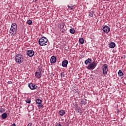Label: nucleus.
Returning a JSON list of instances; mask_svg holds the SVG:
<instances>
[{"label": "nucleus", "mask_w": 126, "mask_h": 126, "mask_svg": "<svg viewBox=\"0 0 126 126\" xmlns=\"http://www.w3.org/2000/svg\"><path fill=\"white\" fill-rule=\"evenodd\" d=\"M74 109H75V111H77L78 113H82V110L80 107H78V105L74 106Z\"/></svg>", "instance_id": "nucleus-11"}, {"label": "nucleus", "mask_w": 126, "mask_h": 126, "mask_svg": "<svg viewBox=\"0 0 126 126\" xmlns=\"http://www.w3.org/2000/svg\"><path fill=\"white\" fill-rule=\"evenodd\" d=\"M25 101L26 103H28V104H30L31 103V99L30 98H27Z\"/></svg>", "instance_id": "nucleus-24"}, {"label": "nucleus", "mask_w": 126, "mask_h": 126, "mask_svg": "<svg viewBox=\"0 0 126 126\" xmlns=\"http://www.w3.org/2000/svg\"><path fill=\"white\" fill-rule=\"evenodd\" d=\"M56 126H62V125L60 123H58Z\"/></svg>", "instance_id": "nucleus-33"}, {"label": "nucleus", "mask_w": 126, "mask_h": 126, "mask_svg": "<svg viewBox=\"0 0 126 126\" xmlns=\"http://www.w3.org/2000/svg\"><path fill=\"white\" fill-rule=\"evenodd\" d=\"M116 47V43H115L113 42H111L109 44V47L111 48V49H114Z\"/></svg>", "instance_id": "nucleus-14"}, {"label": "nucleus", "mask_w": 126, "mask_h": 126, "mask_svg": "<svg viewBox=\"0 0 126 126\" xmlns=\"http://www.w3.org/2000/svg\"><path fill=\"white\" fill-rule=\"evenodd\" d=\"M103 74L106 75L108 73V65L104 64L102 67Z\"/></svg>", "instance_id": "nucleus-5"}, {"label": "nucleus", "mask_w": 126, "mask_h": 126, "mask_svg": "<svg viewBox=\"0 0 126 126\" xmlns=\"http://www.w3.org/2000/svg\"><path fill=\"white\" fill-rule=\"evenodd\" d=\"M1 118L3 120L6 119V118H7V114L5 113H3L1 115Z\"/></svg>", "instance_id": "nucleus-19"}, {"label": "nucleus", "mask_w": 126, "mask_h": 126, "mask_svg": "<svg viewBox=\"0 0 126 126\" xmlns=\"http://www.w3.org/2000/svg\"><path fill=\"white\" fill-rule=\"evenodd\" d=\"M27 55L28 57H29L30 58H32V57H33L34 55H35V52H34V51H33V50H29L27 51Z\"/></svg>", "instance_id": "nucleus-4"}, {"label": "nucleus", "mask_w": 126, "mask_h": 126, "mask_svg": "<svg viewBox=\"0 0 126 126\" xmlns=\"http://www.w3.org/2000/svg\"><path fill=\"white\" fill-rule=\"evenodd\" d=\"M36 104H38V105H41L42 104V100L40 99V98H38L36 100Z\"/></svg>", "instance_id": "nucleus-20"}, {"label": "nucleus", "mask_w": 126, "mask_h": 126, "mask_svg": "<svg viewBox=\"0 0 126 126\" xmlns=\"http://www.w3.org/2000/svg\"><path fill=\"white\" fill-rule=\"evenodd\" d=\"M11 126H16V124H15V123H14Z\"/></svg>", "instance_id": "nucleus-35"}, {"label": "nucleus", "mask_w": 126, "mask_h": 126, "mask_svg": "<svg viewBox=\"0 0 126 126\" xmlns=\"http://www.w3.org/2000/svg\"><path fill=\"white\" fill-rule=\"evenodd\" d=\"M97 66V63H95V61H94L92 63H90L87 69H93L94 67H96Z\"/></svg>", "instance_id": "nucleus-3"}, {"label": "nucleus", "mask_w": 126, "mask_h": 126, "mask_svg": "<svg viewBox=\"0 0 126 126\" xmlns=\"http://www.w3.org/2000/svg\"><path fill=\"white\" fill-rule=\"evenodd\" d=\"M118 75L120 76H122L124 75V73H123V72L121 70H120L118 72Z\"/></svg>", "instance_id": "nucleus-25"}, {"label": "nucleus", "mask_w": 126, "mask_h": 126, "mask_svg": "<svg viewBox=\"0 0 126 126\" xmlns=\"http://www.w3.org/2000/svg\"><path fill=\"white\" fill-rule=\"evenodd\" d=\"M42 73H40L39 72H35V76L37 77V78L40 79L42 77Z\"/></svg>", "instance_id": "nucleus-12"}, {"label": "nucleus", "mask_w": 126, "mask_h": 126, "mask_svg": "<svg viewBox=\"0 0 126 126\" xmlns=\"http://www.w3.org/2000/svg\"><path fill=\"white\" fill-rule=\"evenodd\" d=\"M37 69L38 72L42 73V74H43V72H44V71H43V68H42L41 66L38 67Z\"/></svg>", "instance_id": "nucleus-21"}, {"label": "nucleus", "mask_w": 126, "mask_h": 126, "mask_svg": "<svg viewBox=\"0 0 126 126\" xmlns=\"http://www.w3.org/2000/svg\"><path fill=\"white\" fill-rule=\"evenodd\" d=\"M61 76L62 78H63V77H64V72H62L61 73Z\"/></svg>", "instance_id": "nucleus-29"}, {"label": "nucleus", "mask_w": 126, "mask_h": 126, "mask_svg": "<svg viewBox=\"0 0 126 126\" xmlns=\"http://www.w3.org/2000/svg\"><path fill=\"white\" fill-rule=\"evenodd\" d=\"M59 114L60 116H64V115H65V111L63 110H60L59 111Z\"/></svg>", "instance_id": "nucleus-16"}, {"label": "nucleus", "mask_w": 126, "mask_h": 126, "mask_svg": "<svg viewBox=\"0 0 126 126\" xmlns=\"http://www.w3.org/2000/svg\"><path fill=\"white\" fill-rule=\"evenodd\" d=\"M37 107L38 108H39V109H42V108H43V104H42V103H40V104H38Z\"/></svg>", "instance_id": "nucleus-28"}, {"label": "nucleus", "mask_w": 126, "mask_h": 126, "mask_svg": "<svg viewBox=\"0 0 126 126\" xmlns=\"http://www.w3.org/2000/svg\"><path fill=\"white\" fill-rule=\"evenodd\" d=\"M81 105H85L86 104V102L84 101L83 100H82L81 101Z\"/></svg>", "instance_id": "nucleus-30"}, {"label": "nucleus", "mask_w": 126, "mask_h": 126, "mask_svg": "<svg viewBox=\"0 0 126 126\" xmlns=\"http://www.w3.org/2000/svg\"><path fill=\"white\" fill-rule=\"evenodd\" d=\"M62 64L63 67H67V64H68V61H67V60H64L62 62Z\"/></svg>", "instance_id": "nucleus-9"}, {"label": "nucleus", "mask_w": 126, "mask_h": 126, "mask_svg": "<svg viewBox=\"0 0 126 126\" xmlns=\"http://www.w3.org/2000/svg\"><path fill=\"white\" fill-rule=\"evenodd\" d=\"M92 63V60L90 58H88L87 60L85 61V64L87 65L88 63Z\"/></svg>", "instance_id": "nucleus-15"}, {"label": "nucleus", "mask_w": 126, "mask_h": 126, "mask_svg": "<svg viewBox=\"0 0 126 126\" xmlns=\"http://www.w3.org/2000/svg\"><path fill=\"white\" fill-rule=\"evenodd\" d=\"M70 33H71V34H74V33H75V30L74 29H71L70 30Z\"/></svg>", "instance_id": "nucleus-23"}, {"label": "nucleus", "mask_w": 126, "mask_h": 126, "mask_svg": "<svg viewBox=\"0 0 126 126\" xmlns=\"http://www.w3.org/2000/svg\"><path fill=\"white\" fill-rule=\"evenodd\" d=\"M27 23H28V24H29V25H31V24H32V23H33V22H32V20H29L27 21Z\"/></svg>", "instance_id": "nucleus-27"}, {"label": "nucleus", "mask_w": 126, "mask_h": 126, "mask_svg": "<svg viewBox=\"0 0 126 126\" xmlns=\"http://www.w3.org/2000/svg\"><path fill=\"white\" fill-rule=\"evenodd\" d=\"M10 33H11L12 35H15L16 32L17 31V28H11Z\"/></svg>", "instance_id": "nucleus-8"}, {"label": "nucleus", "mask_w": 126, "mask_h": 126, "mask_svg": "<svg viewBox=\"0 0 126 126\" xmlns=\"http://www.w3.org/2000/svg\"><path fill=\"white\" fill-rule=\"evenodd\" d=\"M14 26V28H17V25H16V23H13L11 25V28L13 27Z\"/></svg>", "instance_id": "nucleus-26"}, {"label": "nucleus", "mask_w": 126, "mask_h": 126, "mask_svg": "<svg viewBox=\"0 0 126 126\" xmlns=\"http://www.w3.org/2000/svg\"><path fill=\"white\" fill-rule=\"evenodd\" d=\"M79 42L81 44V45H83V44H84V39L83 38H81L79 39Z\"/></svg>", "instance_id": "nucleus-22"}, {"label": "nucleus", "mask_w": 126, "mask_h": 126, "mask_svg": "<svg viewBox=\"0 0 126 126\" xmlns=\"http://www.w3.org/2000/svg\"><path fill=\"white\" fill-rule=\"evenodd\" d=\"M23 56L21 54H17L15 57V62L18 64H20V63H23L24 60Z\"/></svg>", "instance_id": "nucleus-2"}, {"label": "nucleus", "mask_w": 126, "mask_h": 126, "mask_svg": "<svg viewBox=\"0 0 126 126\" xmlns=\"http://www.w3.org/2000/svg\"><path fill=\"white\" fill-rule=\"evenodd\" d=\"M67 7H68V9H69V10H72L74 9V8H75L74 6L71 4L68 5Z\"/></svg>", "instance_id": "nucleus-17"}, {"label": "nucleus", "mask_w": 126, "mask_h": 126, "mask_svg": "<svg viewBox=\"0 0 126 126\" xmlns=\"http://www.w3.org/2000/svg\"><path fill=\"white\" fill-rule=\"evenodd\" d=\"M28 126H32V123L29 124Z\"/></svg>", "instance_id": "nucleus-34"}, {"label": "nucleus", "mask_w": 126, "mask_h": 126, "mask_svg": "<svg viewBox=\"0 0 126 126\" xmlns=\"http://www.w3.org/2000/svg\"><path fill=\"white\" fill-rule=\"evenodd\" d=\"M33 1H34V2H36V1H37V0H33Z\"/></svg>", "instance_id": "nucleus-36"}, {"label": "nucleus", "mask_w": 126, "mask_h": 126, "mask_svg": "<svg viewBox=\"0 0 126 126\" xmlns=\"http://www.w3.org/2000/svg\"><path fill=\"white\" fill-rule=\"evenodd\" d=\"M102 30L104 33H109L110 32V27H109L108 26H105L102 28Z\"/></svg>", "instance_id": "nucleus-7"}, {"label": "nucleus", "mask_w": 126, "mask_h": 126, "mask_svg": "<svg viewBox=\"0 0 126 126\" xmlns=\"http://www.w3.org/2000/svg\"><path fill=\"white\" fill-rule=\"evenodd\" d=\"M89 16H90L91 17H93V14L92 13H90Z\"/></svg>", "instance_id": "nucleus-32"}, {"label": "nucleus", "mask_w": 126, "mask_h": 126, "mask_svg": "<svg viewBox=\"0 0 126 126\" xmlns=\"http://www.w3.org/2000/svg\"><path fill=\"white\" fill-rule=\"evenodd\" d=\"M39 46H49V40L47 37H42L38 40Z\"/></svg>", "instance_id": "nucleus-1"}, {"label": "nucleus", "mask_w": 126, "mask_h": 126, "mask_svg": "<svg viewBox=\"0 0 126 126\" xmlns=\"http://www.w3.org/2000/svg\"><path fill=\"white\" fill-rule=\"evenodd\" d=\"M58 28H60V29H63V28L64 27V24L63 23H61L60 24H59L58 25Z\"/></svg>", "instance_id": "nucleus-13"}, {"label": "nucleus", "mask_w": 126, "mask_h": 126, "mask_svg": "<svg viewBox=\"0 0 126 126\" xmlns=\"http://www.w3.org/2000/svg\"><path fill=\"white\" fill-rule=\"evenodd\" d=\"M57 62V58L55 56H52L50 59L51 63H55Z\"/></svg>", "instance_id": "nucleus-10"}, {"label": "nucleus", "mask_w": 126, "mask_h": 126, "mask_svg": "<svg viewBox=\"0 0 126 126\" xmlns=\"http://www.w3.org/2000/svg\"><path fill=\"white\" fill-rule=\"evenodd\" d=\"M12 28H14V26L12 27Z\"/></svg>", "instance_id": "nucleus-37"}, {"label": "nucleus", "mask_w": 126, "mask_h": 126, "mask_svg": "<svg viewBox=\"0 0 126 126\" xmlns=\"http://www.w3.org/2000/svg\"><path fill=\"white\" fill-rule=\"evenodd\" d=\"M5 112V109L4 108V106H1L0 107V113L2 114V113H4Z\"/></svg>", "instance_id": "nucleus-18"}, {"label": "nucleus", "mask_w": 126, "mask_h": 126, "mask_svg": "<svg viewBox=\"0 0 126 126\" xmlns=\"http://www.w3.org/2000/svg\"><path fill=\"white\" fill-rule=\"evenodd\" d=\"M28 86L31 90H35L37 88V86L33 83H30L28 84Z\"/></svg>", "instance_id": "nucleus-6"}, {"label": "nucleus", "mask_w": 126, "mask_h": 126, "mask_svg": "<svg viewBox=\"0 0 126 126\" xmlns=\"http://www.w3.org/2000/svg\"><path fill=\"white\" fill-rule=\"evenodd\" d=\"M8 84H12L13 83V82H12V81H9L7 82Z\"/></svg>", "instance_id": "nucleus-31"}]
</instances>
